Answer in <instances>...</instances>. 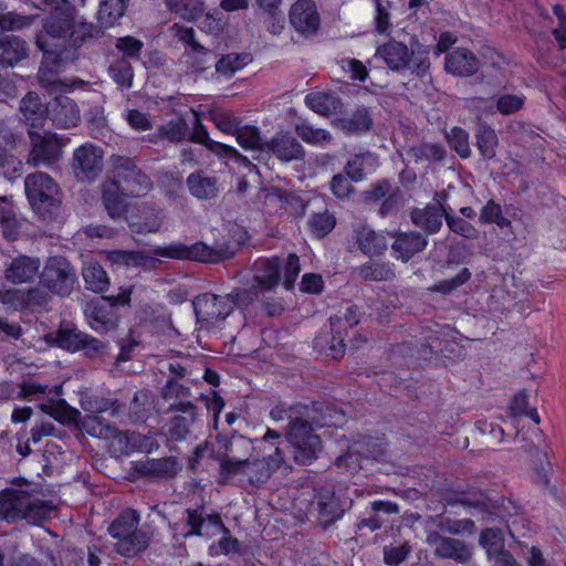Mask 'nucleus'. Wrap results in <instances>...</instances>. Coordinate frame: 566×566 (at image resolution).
Segmentation results:
<instances>
[{"mask_svg":"<svg viewBox=\"0 0 566 566\" xmlns=\"http://www.w3.org/2000/svg\"><path fill=\"white\" fill-rule=\"evenodd\" d=\"M136 471L145 476L167 479L178 473L179 465L172 457L146 459L136 464Z\"/></svg>","mask_w":566,"mask_h":566,"instance_id":"nucleus-35","label":"nucleus"},{"mask_svg":"<svg viewBox=\"0 0 566 566\" xmlns=\"http://www.w3.org/2000/svg\"><path fill=\"white\" fill-rule=\"evenodd\" d=\"M295 132L303 142L312 145L328 144L333 139L329 132L322 128H314L307 124L296 125Z\"/></svg>","mask_w":566,"mask_h":566,"instance_id":"nucleus-57","label":"nucleus"},{"mask_svg":"<svg viewBox=\"0 0 566 566\" xmlns=\"http://www.w3.org/2000/svg\"><path fill=\"white\" fill-rule=\"evenodd\" d=\"M481 223H495L500 228L511 227V221L502 213V208L494 200H489L480 213Z\"/></svg>","mask_w":566,"mask_h":566,"instance_id":"nucleus-59","label":"nucleus"},{"mask_svg":"<svg viewBox=\"0 0 566 566\" xmlns=\"http://www.w3.org/2000/svg\"><path fill=\"white\" fill-rule=\"evenodd\" d=\"M193 132L189 135V139L192 143L203 145L207 149L220 158L234 160L235 163H241L243 165L250 164L249 159L241 155L234 147L212 140L207 128L201 124L197 112H193Z\"/></svg>","mask_w":566,"mask_h":566,"instance_id":"nucleus-21","label":"nucleus"},{"mask_svg":"<svg viewBox=\"0 0 566 566\" xmlns=\"http://www.w3.org/2000/svg\"><path fill=\"white\" fill-rule=\"evenodd\" d=\"M444 69L453 75L470 76L478 72L480 62L473 52L455 49L446 55Z\"/></svg>","mask_w":566,"mask_h":566,"instance_id":"nucleus-30","label":"nucleus"},{"mask_svg":"<svg viewBox=\"0 0 566 566\" xmlns=\"http://www.w3.org/2000/svg\"><path fill=\"white\" fill-rule=\"evenodd\" d=\"M139 212V220L132 224L134 230L138 233L158 232L165 219L164 210L145 203Z\"/></svg>","mask_w":566,"mask_h":566,"instance_id":"nucleus-40","label":"nucleus"},{"mask_svg":"<svg viewBox=\"0 0 566 566\" xmlns=\"http://www.w3.org/2000/svg\"><path fill=\"white\" fill-rule=\"evenodd\" d=\"M46 116L55 127L62 129L75 127L81 120L76 103L65 95L56 96L48 103Z\"/></svg>","mask_w":566,"mask_h":566,"instance_id":"nucleus-22","label":"nucleus"},{"mask_svg":"<svg viewBox=\"0 0 566 566\" xmlns=\"http://www.w3.org/2000/svg\"><path fill=\"white\" fill-rule=\"evenodd\" d=\"M476 146L484 159H492L496 155L499 144L497 136L493 128L488 125H480L475 133Z\"/></svg>","mask_w":566,"mask_h":566,"instance_id":"nucleus-49","label":"nucleus"},{"mask_svg":"<svg viewBox=\"0 0 566 566\" xmlns=\"http://www.w3.org/2000/svg\"><path fill=\"white\" fill-rule=\"evenodd\" d=\"M104 151L101 147L86 143L77 147L72 156L71 167L77 181L90 184L96 180L104 167Z\"/></svg>","mask_w":566,"mask_h":566,"instance_id":"nucleus-14","label":"nucleus"},{"mask_svg":"<svg viewBox=\"0 0 566 566\" xmlns=\"http://www.w3.org/2000/svg\"><path fill=\"white\" fill-rule=\"evenodd\" d=\"M334 125L345 134H359L371 128L373 119L366 108H360L350 116L335 119Z\"/></svg>","mask_w":566,"mask_h":566,"instance_id":"nucleus-42","label":"nucleus"},{"mask_svg":"<svg viewBox=\"0 0 566 566\" xmlns=\"http://www.w3.org/2000/svg\"><path fill=\"white\" fill-rule=\"evenodd\" d=\"M76 281L75 269L62 256L50 258L40 273L42 286L61 297L72 293Z\"/></svg>","mask_w":566,"mask_h":566,"instance_id":"nucleus-11","label":"nucleus"},{"mask_svg":"<svg viewBox=\"0 0 566 566\" xmlns=\"http://www.w3.org/2000/svg\"><path fill=\"white\" fill-rule=\"evenodd\" d=\"M73 29V12L51 13L45 20L43 32L38 35L35 44L43 52V60L39 70V80L52 84L54 81L48 74L57 73L63 63L71 57V39Z\"/></svg>","mask_w":566,"mask_h":566,"instance_id":"nucleus-2","label":"nucleus"},{"mask_svg":"<svg viewBox=\"0 0 566 566\" xmlns=\"http://www.w3.org/2000/svg\"><path fill=\"white\" fill-rule=\"evenodd\" d=\"M238 144L245 150L265 151L260 130L255 126L239 127L235 133Z\"/></svg>","mask_w":566,"mask_h":566,"instance_id":"nucleus-53","label":"nucleus"},{"mask_svg":"<svg viewBox=\"0 0 566 566\" xmlns=\"http://www.w3.org/2000/svg\"><path fill=\"white\" fill-rule=\"evenodd\" d=\"M300 406L290 408L287 441L293 448L294 461L300 465L311 464L322 450L319 436L315 434L314 423L300 411Z\"/></svg>","mask_w":566,"mask_h":566,"instance_id":"nucleus-6","label":"nucleus"},{"mask_svg":"<svg viewBox=\"0 0 566 566\" xmlns=\"http://www.w3.org/2000/svg\"><path fill=\"white\" fill-rule=\"evenodd\" d=\"M188 130L189 126L186 119L177 117L161 125L158 133L163 138L177 143L187 137Z\"/></svg>","mask_w":566,"mask_h":566,"instance_id":"nucleus-55","label":"nucleus"},{"mask_svg":"<svg viewBox=\"0 0 566 566\" xmlns=\"http://www.w3.org/2000/svg\"><path fill=\"white\" fill-rule=\"evenodd\" d=\"M28 42L13 34L0 36V62L2 65L13 67L29 56Z\"/></svg>","mask_w":566,"mask_h":566,"instance_id":"nucleus-32","label":"nucleus"},{"mask_svg":"<svg viewBox=\"0 0 566 566\" xmlns=\"http://www.w3.org/2000/svg\"><path fill=\"white\" fill-rule=\"evenodd\" d=\"M298 411L316 427H336L344 422L345 413L327 402L300 406Z\"/></svg>","mask_w":566,"mask_h":566,"instance_id":"nucleus-29","label":"nucleus"},{"mask_svg":"<svg viewBox=\"0 0 566 566\" xmlns=\"http://www.w3.org/2000/svg\"><path fill=\"white\" fill-rule=\"evenodd\" d=\"M82 275L86 284V289L93 292L102 293L107 290L109 285L106 271L96 261L90 260L85 262L82 270Z\"/></svg>","mask_w":566,"mask_h":566,"instance_id":"nucleus-43","label":"nucleus"},{"mask_svg":"<svg viewBox=\"0 0 566 566\" xmlns=\"http://www.w3.org/2000/svg\"><path fill=\"white\" fill-rule=\"evenodd\" d=\"M122 188L112 179L103 184V205L112 219H120L126 211V201Z\"/></svg>","mask_w":566,"mask_h":566,"instance_id":"nucleus-36","label":"nucleus"},{"mask_svg":"<svg viewBox=\"0 0 566 566\" xmlns=\"http://www.w3.org/2000/svg\"><path fill=\"white\" fill-rule=\"evenodd\" d=\"M84 316L88 326L99 335L116 331L119 324L116 308L104 298L86 303Z\"/></svg>","mask_w":566,"mask_h":566,"instance_id":"nucleus-17","label":"nucleus"},{"mask_svg":"<svg viewBox=\"0 0 566 566\" xmlns=\"http://www.w3.org/2000/svg\"><path fill=\"white\" fill-rule=\"evenodd\" d=\"M123 190L124 195L130 197L146 196L153 188L150 178L127 157L114 159L113 178Z\"/></svg>","mask_w":566,"mask_h":566,"instance_id":"nucleus-12","label":"nucleus"},{"mask_svg":"<svg viewBox=\"0 0 566 566\" xmlns=\"http://www.w3.org/2000/svg\"><path fill=\"white\" fill-rule=\"evenodd\" d=\"M292 27L302 34H313L319 25L316 4L312 0H298L290 10Z\"/></svg>","mask_w":566,"mask_h":566,"instance_id":"nucleus-24","label":"nucleus"},{"mask_svg":"<svg viewBox=\"0 0 566 566\" xmlns=\"http://www.w3.org/2000/svg\"><path fill=\"white\" fill-rule=\"evenodd\" d=\"M353 452L361 453L365 458H377L381 454V450L373 438H364L361 441H355L350 447L348 454L338 457L335 464L340 467L343 462L347 461V458H352Z\"/></svg>","mask_w":566,"mask_h":566,"instance_id":"nucleus-56","label":"nucleus"},{"mask_svg":"<svg viewBox=\"0 0 566 566\" xmlns=\"http://www.w3.org/2000/svg\"><path fill=\"white\" fill-rule=\"evenodd\" d=\"M29 153L27 164L32 167H52L60 161L64 143L55 133L28 129Z\"/></svg>","mask_w":566,"mask_h":566,"instance_id":"nucleus-10","label":"nucleus"},{"mask_svg":"<svg viewBox=\"0 0 566 566\" xmlns=\"http://www.w3.org/2000/svg\"><path fill=\"white\" fill-rule=\"evenodd\" d=\"M335 224V217L328 212L314 213L308 220V227L317 238L327 235L334 229Z\"/></svg>","mask_w":566,"mask_h":566,"instance_id":"nucleus-60","label":"nucleus"},{"mask_svg":"<svg viewBox=\"0 0 566 566\" xmlns=\"http://www.w3.org/2000/svg\"><path fill=\"white\" fill-rule=\"evenodd\" d=\"M102 35V29L92 23H80L77 25L73 24L71 49H75L87 40L98 39Z\"/></svg>","mask_w":566,"mask_h":566,"instance_id":"nucleus-58","label":"nucleus"},{"mask_svg":"<svg viewBox=\"0 0 566 566\" xmlns=\"http://www.w3.org/2000/svg\"><path fill=\"white\" fill-rule=\"evenodd\" d=\"M56 344L69 352H82L88 359H102L108 343L96 338L75 326H61L56 334Z\"/></svg>","mask_w":566,"mask_h":566,"instance_id":"nucleus-13","label":"nucleus"},{"mask_svg":"<svg viewBox=\"0 0 566 566\" xmlns=\"http://www.w3.org/2000/svg\"><path fill=\"white\" fill-rule=\"evenodd\" d=\"M406 155L415 163L440 161L446 156V149L440 144L421 143L408 148Z\"/></svg>","mask_w":566,"mask_h":566,"instance_id":"nucleus-45","label":"nucleus"},{"mask_svg":"<svg viewBox=\"0 0 566 566\" xmlns=\"http://www.w3.org/2000/svg\"><path fill=\"white\" fill-rule=\"evenodd\" d=\"M85 431L98 439L112 440L111 448L116 455H127L130 452L128 430L119 431L114 424L103 422L95 417L85 426Z\"/></svg>","mask_w":566,"mask_h":566,"instance_id":"nucleus-20","label":"nucleus"},{"mask_svg":"<svg viewBox=\"0 0 566 566\" xmlns=\"http://www.w3.org/2000/svg\"><path fill=\"white\" fill-rule=\"evenodd\" d=\"M55 506L19 489H7L0 493V518L7 522L25 520L30 524L41 523L52 516Z\"/></svg>","mask_w":566,"mask_h":566,"instance_id":"nucleus-4","label":"nucleus"},{"mask_svg":"<svg viewBox=\"0 0 566 566\" xmlns=\"http://www.w3.org/2000/svg\"><path fill=\"white\" fill-rule=\"evenodd\" d=\"M377 165V157L366 151L352 156L347 160L344 171L353 182H359L366 178L367 171L375 169Z\"/></svg>","mask_w":566,"mask_h":566,"instance_id":"nucleus-38","label":"nucleus"},{"mask_svg":"<svg viewBox=\"0 0 566 566\" xmlns=\"http://www.w3.org/2000/svg\"><path fill=\"white\" fill-rule=\"evenodd\" d=\"M427 542L433 547L434 555L440 558L452 559L460 564H467L472 558L471 546L461 539L431 532L427 536Z\"/></svg>","mask_w":566,"mask_h":566,"instance_id":"nucleus-19","label":"nucleus"},{"mask_svg":"<svg viewBox=\"0 0 566 566\" xmlns=\"http://www.w3.org/2000/svg\"><path fill=\"white\" fill-rule=\"evenodd\" d=\"M224 447L226 451L220 459L219 474L224 473L227 468L235 467L250 459L254 451L252 440L241 434H232Z\"/></svg>","mask_w":566,"mask_h":566,"instance_id":"nucleus-26","label":"nucleus"},{"mask_svg":"<svg viewBox=\"0 0 566 566\" xmlns=\"http://www.w3.org/2000/svg\"><path fill=\"white\" fill-rule=\"evenodd\" d=\"M32 18L17 12L0 13V33L30 27Z\"/></svg>","mask_w":566,"mask_h":566,"instance_id":"nucleus-63","label":"nucleus"},{"mask_svg":"<svg viewBox=\"0 0 566 566\" xmlns=\"http://www.w3.org/2000/svg\"><path fill=\"white\" fill-rule=\"evenodd\" d=\"M251 61L252 57L249 53H228L216 62V72L221 76L231 77Z\"/></svg>","mask_w":566,"mask_h":566,"instance_id":"nucleus-46","label":"nucleus"},{"mask_svg":"<svg viewBox=\"0 0 566 566\" xmlns=\"http://www.w3.org/2000/svg\"><path fill=\"white\" fill-rule=\"evenodd\" d=\"M192 305L197 319L207 323L224 319L234 310L233 301L229 294L203 293L192 301Z\"/></svg>","mask_w":566,"mask_h":566,"instance_id":"nucleus-16","label":"nucleus"},{"mask_svg":"<svg viewBox=\"0 0 566 566\" xmlns=\"http://www.w3.org/2000/svg\"><path fill=\"white\" fill-rule=\"evenodd\" d=\"M139 514L135 510H126L108 526L109 535L116 539V553L125 557H134L149 545L147 534L138 528Z\"/></svg>","mask_w":566,"mask_h":566,"instance_id":"nucleus-9","label":"nucleus"},{"mask_svg":"<svg viewBox=\"0 0 566 566\" xmlns=\"http://www.w3.org/2000/svg\"><path fill=\"white\" fill-rule=\"evenodd\" d=\"M448 212L441 205H428L422 209L415 208L410 212L412 223L427 233H437L442 227V217Z\"/></svg>","mask_w":566,"mask_h":566,"instance_id":"nucleus-33","label":"nucleus"},{"mask_svg":"<svg viewBox=\"0 0 566 566\" xmlns=\"http://www.w3.org/2000/svg\"><path fill=\"white\" fill-rule=\"evenodd\" d=\"M129 0H102L98 10V20L106 27L113 25L122 18Z\"/></svg>","mask_w":566,"mask_h":566,"instance_id":"nucleus-50","label":"nucleus"},{"mask_svg":"<svg viewBox=\"0 0 566 566\" xmlns=\"http://www.w3.org/2000/svg\"><path fill=\"white\" fill-rule=\"evenodd\" d=\"M181 62L187 69L195 73H202L211 64V51L199 42L186 48L181 55Z\"/></svg>","mask_w":566,"mask_h":566,"instance_id":"nucleus-41","label":"nucleus"},{"mask_svg":"<svg viewBox=\"0 0 566 566\" xmlns=\"http://www.w3.org/2000/svg\"><path fill=\"white\" fill-rule=\"evenodd\" d=\"M358 275L365 281H391L395 279V271L387 263L369 261L357 269Z\"/></svg>","mask_w":566,"mask_h":566,"instance_id":"nucleus-47","label":"nucleus"},{"mask_svg":"<svg viewBox=\"0 0 566 566\" xmlns=\"http://www.w3.org/2000/svg\"><path fill=\"white\" fill-rule=\"evenodd\" d=\"M151 254L144 251L114 250L108 253V260L117 266L151 269L160 258L214 264L232 259L235 251L229 244L210 247L201 241L191 245L171 242L165 247L155 248Z\"/></svg>","mask_w":566,"mask_h":566,"instance_id":"nucleus-1","label":"nucleus"},{"mask_svg":"<svg viewBox=\"0 0 566 566\" xmlns=\"http://www.w3.org/2000/svg\"><path fill=\"white\" fill-rule=\"evenodd\" d=\"M82 408L84 411L91 413V416L84 420L83 428L85 429L87 422L95 417H98L103 422H108L104 417L105 413L112 418L118 417L123 413L125 406L115 399L93 396L82 401Z\"/></svg>","mask_w":566,"mask_h":566,"instance_id":"nucleus-31","label":"nucleus"},{"mask_svg":"<svg viewBox=\"0 0 566 566\" xmlns=\"http://www.w3.org/2000/svg\"><path fill=\"white\" fill-rule=\"evenodd\" d=\"M450 147L461 157L468 158L471 155L469 134L460 128L453 127L448 135Z\"/></svg>","mask_w":566,"mask_h":566,"instance_id":"nucleus-61","label":"nucleus"},{"mask_svg":"<svg viewBox=\"0 0 566 566\" xmlns=\"http://www.w3.org/2000/svg\"><path fill=\"white\" fill-rule=\"evenodd\" d=\"M391 250L397 260L408 262L413 255L422 252L428 245L426 237L417 231L397 232Z\"/></svg>","mask_w":566,"mask_h":566,"instance_id":"nucleus-27","label":"nucleus"},{"mask_svg":"<svg viewBox=\"0 0 566 566\" xmlns=\"http://www.w3.org/2000/svg\"><path fill=\"white\" fill-rule=\"evenodd\" d=\"M40 259L24 254L12 258L4 269V277L12 284L32 282L39 274Z\"/></svg>","mask_w":566,"mask_h":566,"instance_id":"nucleus-23","label":"nucleus"},{"mask_svg":"<svg viewBox=\"0 0 566 566\" xmlns=\"http://www.w3.org/2000/svg\"><path fill=\"white\" fill-rule=\"evenodd\" d=\"M189 192L199 200H210L218 196V180L199 170L190 174L186 180Z\"/></svg>","mask_w":566,"mask_h":566,"instance_id":"nucleus-34","label":"nucleus"},{"mask_svg":"<svg viewBox=\"0 0 566 566\" xmlns=\"http://www.w3.org/2000/svg\"><path fill=\"white\" fill-rule=\"evenodd\" d=\"M0 224L3 234L14 240L19 235L20 223L12 209V206L4 198H0Z\"/></svg>","mask_w":566,"mask_h":566,"instance_id":"nucleus-54","label":"nucleus"},{"mask_svg":"<svg viewBox=\"0 0 566 566\" xmlns=\"http://www.w3.org/2000/svg\"><path fill=\"white\" fill-rule=\"evenodd\" d=\"M108 72L112 78L122 88H130L133 85L134 70L128 60L120 57L111 63Z\"/></svg>","mask_w":566,"mask_h":566,"instance_id":"nucleus-52","label":"nucleus"},{"mask_svg":"<svg viewBox=\"0 0 566 566\" xmlns=\"http://www.w3.org/2000/svg\"><path fill=\"white\" fill-rule=\"evenodd\" d=\"M305 104L315 113L327 116L340 107V99L328 93L314 92L305 96Z\"/></svg>","mask_w":566,"mask_h":566,"instance_id":"nucleus-44","label":"nucleus"},{"mask_svg":"<svg viewBox=\"0 0 566 566\" xmlns=\"http://www.w3.org/2000/svg\"><path fill=\"white\" fill-rule=\"evenodd\" d=\"M316 505L319 524L327 528L340 520L350 506V501L342 499L332 486H323L316 494Z\"/></svg>","mask_w":566,"mask_h":566,"instance_id":"nucleus-18","label":"nucleus"},{"mask_svg":"<svg viewBox=\"0 0 566 566\" xmlns=\"http://www.w3.org/2000/svg\"><path fill=\"white\" fill-rule=\"evenodd\" d=\"M479 543L485 549L489 558L506 551L503 532L496 527L483 530L481 532Z\"/></svg>","mask_w":566,"mask_h":566,"instance_id":"nucleus-51","label":"nucleus"},{"mask_svg":"<svg viewBox=\"0 0 566 566\" xmlns=\"http://www.w3.org/2000/svg\"><path fill=\"white\" fill-rule=\"evenodd\" d=\"M375 59L381 60L389 70L402 72L410 70L418 77H423L430 69L429 52L427 50L409 49L405 43L396 40L379 45Z\"/></svg>","mask_w":566,"mask_h":566,"instance_id":"nucleus-8","label":"nucleus"},{"mask_svg":"<svg viewBox=\"0 0 566 566\" xmlns=\"http://www.w3.org/2000/svg\"><path fill=\"white\" fill-rule=\"evenodd\" d=\"M395 185L388 179H380L370 185V187L364 191V200L368 203H375L382 200L391 191H396Z\"/></svg>","mask_w":566,"mask_h":566,"instance_id":"nucleus-62","label":"nucleus"},{"mask_svg":"<svg viewBox=\"0 0 566 566\" xmlns=\"http://www.w3.org/2000/svg\"><path fill=\"white\" fill-rule=\"evenodd\" d=\"M19 111L23 123L29 126V129H34L44 120L46 106L44 107L39 94L29 92L21 99Z\"/></svg>","mask_w":566,"mask_h":566,"instance_id":"nucleus-37","label":"nucleus"},{"mask_svg":"<svg viewBox=\"0 0 566 566\" xmlns=\"http://www.w3.org/2000/svg\"><path fill=\"white\" fill-rule=\"evenodd\" d=\"M186 515V525L189 530L185 533V537H212L221 532L222 537L218 541L217 545L210 546V554H229L230 552L239 551L240 542L230 535V531L223 524L220 514H206L203 507H197L187 509Z\"/></svg>","mask_w":566,"mask_h":566,"instance_id":"nucleus-5","label":"nucleus"},{"mask_svg":"<svg viewBox=\"0 0 566 566\" xmlns=\"http://www.w3.org/2000/svg\"><path fill=\"white\" fill-rule=\"evenodd\" d=\"M264 293L255 284L249 289H239L229 293L230 298L233 301L235 307H248L254 302L259 301L260 294Z\"/></svg>","mask_w":566,"mask_h":566,"instance_id":"nucleus-64","label":"nucleus"},{"mask_svg":"<svg viewBox=\"0 0 566 566\" xmlns=\"http://www.w3.org/2000/svg\"><path fill=\"white\" fill-rule=\"evenodd\" d=\"M253 284L261 291L270 292L281 281V261L279 258L259 259L252 265Z\"/></svg>","mask_w":566,"mask_h":566,"instance_id":"nucleus-28","label":"nucleus"},{"mask_svg":"<svg viewBox=\"0 0 566 566\" xmlns=\"http://www.w3.org/2000/svg\"><path fill=\"white\" fill-rule=\"evenodd\" d=\"M167 413H176L165 424L167 439L172 442L187 439L191 426L197 421L198 408L191 401L171 402Z\"/></svg>","mask_w":566,"mask_h":566,"instance_id":"nucleus-15","label":"nucleus"},{"mask_svg":"<svg viewBox=\"0 0 566 566\" xmlns=\"http://www.w3.org/2000/svg\"><path fill=\"white\" fill-rule=\"evenodd\" d=\"M265 151H271L284 163L301 160L305 151L301 143L290 133L281 132L265 143Z\"/></svg>","mask_w":566,"mask_h":566,"instance_id":"nucleus-25","label":"nucleus"},{"mask_svg":"<svg viewBox=\"0 0 566 566\" xmlns=\"http://www.w3.org/2000/svg\"><path fill=\"white\" fill-rule=\"evenodd\" d=\"M281 434L272 429H268L262 438V442L269 444V453L262 459H248L235 467L227 468L224 473H220L219 483L228 484L237 481L241 485L260 486L269 481L272 473L279 470L285 463L283 451L279 446Z\"/></svg>","mask_w":566,"mask_h":566,"instance_id":"nucleus-3","label":"nucleus"},{"mask_svg":"<svg viewBox=\"0 0 566 566\" xmlns=\"http://www.w3.org/2000/svg\"><path fill=\"white\" fill-rule=\"evenodd\" d=\"M24 190L33 211L43 220H52L62 202L56 181L46 172H32L25 177Z\"/></svg>","mask_w":566,"mask_h":566,"instance_id":"nucleus-7","label":"nucleus"},{"mask_svg":"<svg viewBox=\"0 0 566 566\" xmlns=\"http://www.w3.org/2000/svg\"><path fill=\"white\" fill-rule=\"evenodd\" d=\"M168 7L187 21H197L206 9L203 0H168Z\"/></svg>","mask_w":566,"mask_h":566,"instance_id":"nucleus-48","label":"nucleus"},{"mask_svg":"<svg viewBox=\"0 0 566 566\" xmlns=\"http://www.w3.org/2000/svg\"><path fill=\"white\" fill-rule=\"evenodd\" d=\"M356 242L366 255H379L387 249L386 238L368 227L357 230Z\"/></svg>","mask_w":566,"mask_h":566,"instance_id":"nucleus-39","label":"nucleus"}]
</instances>
